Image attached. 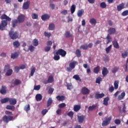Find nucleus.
I'll use <instances>...</instances> for the list:
<instances>
[{
	"mask_svg": "<svg viewBox=\"0 0 128 128\" xmlns=\"http://www.w3.org/2000/svg\"><path fill=\"white\" fill-rule=\"evenodd\" d=\"M34 48H36L32 46V45H30L28 46V50L30 52H32L34 50Z\"/></svg>",
	"mask_w": 128,
	"mask_h": 128,
	"instance_id": "obj_51",
	"label": "nucleus"
},
{
	"mask_svg": "<svg viewBox=\"0 0 128 128\" xmlns=\"http://www.w3.org/2000/svg\"><path fill=\"white\" fill-rule=\"evenodd\" d=\"M13 46L15 48H18L20 46V44L18 41H15L13 42Z\"/></svg>",
	"mask_w": 128,
	"mask_h": 128,
	"instance_id": "obj_24",
	"label": "nucleus"
},
{
	"mask_svg": "<svg viewBox=\"0 0 128 128\" xmlns=\"http://www.w3.org/2000/svg\"><path fill=\"white\" fill-rule=\"evenodd\" d=\"M84 12L83 10H78V14H77L78 16H79V18L82 16V14H84Z\"/></svg>",
	"mask_w": 128,
	"mask_h": 128,
	"instance_id": "obj_35",
	"label": "nucleus"
},
{
	"mask_svg": "<svg viewBox=\"0 0 128 128\" xmlns=\"http://www.w3.org/2000/svg\"><path fill=\"white\" fill-rule=\"evenodd\" d=\"M119 68L118 67H114V68H113V70H112V72L113 74H116V72H118L119 70Z\"/></svg>",
	"mask_w": 128,
	"mask_h": 128,
	"instance_id": "obj_56",
	"label": "nucleus"
},
{
	"mask_svg": "<svg viewBox=\"0 0 128 128\" xmlns=\"http://www.w3.org/2000/svg\"><path fill=\"white\" fill-rule=\"evenodd\" d=\"M0 92L2 94H6V86H2V88L0 89Z\"/></svg>",
	"mask_w": 128,
	"mask_h": 128,
	"instance_id": "obj_16",
	"label": "nucleus"
},
{
	"mask_svg": "<svg viewBox=\"0 0 128 128\" xmlns=\"http://www.w3.org/2000/svg\"><path fill=\"white\" fill-rule=\"evenodd\" d=\"M30 1H27L26 2H24L23 4L22 8L24 10H28V8L30 7Z\"/></svg>",
	"mask_w": 128,
	"mask_h": 128,
	"instance_id": "obj_11",
	"label": "nucleus"
},
{
	"mask_svg": "<svg viewBox=\"0 0 128 128\" xmlns=\"http://www.w3.org/2000/svg\"><path fill=\"white\" fill-rule=\"evenodd\" d=\"M52 104V99L51 98H48L47 102V106L48 108Z\"/></svg>",
	"mask_w": 128,
	"mask_h": 128,
	"instance_id": "obj_39",
	"label": "nucleus"
},
{
	"mask_svg": "<svg viewBox=\"0 0 128 128\" xmlns=\"http://www.w3.org/2000/svg\"><path fill=\"white\" fill-rule=\"evenodd\" d=\"M2 119L4 122H5L6 124H8V122L14 120V116H8L6 115H5L2 117Z\"/></svg>",
	"mask_w": 128,
	"mask_h": 128,
	"instance_id": "obj_3",
	"label": "nucleus"
},
{
	"mask_svg": "<svg viewBox=\"0 0 128 128\" xmlns=\"http://www.w3.org/2000/svg\"><path fill=\"white\" fill-rule=\"evenodd\" d=\"M18 58V52L11 54V58L14 60V58Z\"/></svg>",
	"mask_w": 128,
	"mask_h": 128,
	"instance_id": "obj_29",
	"label": "nucleus"
},
{
	"mask_svg": "<svg viewBox=\"0 0 128 128\" xmlns=\"http://www.w3.org/2000/svg\"><path fill=\"white\" fill-rule=\"evenodd\" d=\"M18 24H22L24 22V14H20L18 18Z\"/></svg>",
	"mask_w": 128,
	"mask_h": 128,
	"instance_id": "obj_8",
	"label": "nucleus"
},
{
	"mask_svg": "<svg viewBox=\"0 0 128 128\" xmlns=\"http://www.w3.org/2000/svg\"><path fill=\"white\" fill-rule=\"evenodd\" d=\"M22 84V81L18 79H16L14 82V84H15V86H18V84Z\"/></svg>",
	"mask_w": 128,
	"mask_h": 128,
	"instance_id": "obj_44",
	"label": "nucleus"
},
{
	"mask_svg": "<svg viewBox=\"0 0 128 128\" xmlns=\"http://www.w3.org/2000/svg\"><path fill=\"white\" fill-rule=\"evenodd\" d=\"M42 99V96L40 94H37L36 96V100L37 102H40V100Z\"/></svg>",
	"mask_w": 128,
	"mask_h": 128,
	"instance_id": "obj_26",
	"label": "nucleus"
},
{
	"mask_svg": "<svg viewBox=\"0 0 128 128\" xmlns=\"http://www.w3.org/2000/svg\"><path fill=\"white\" fill-rule=\"evenodd\" d=\"M124 3L122 2L117 6V10H118V12H120V10H124Z\"/></svg>",
	"mask_w": 128,
	"mask_h": 128,
	"instance_id": "obj_13",
	"label": "nucleus"
},
{
	"mask_svg": "<svg viewBox=\"0 0 128 128\" xmlns=\"http://www.w3.org/2000/svg\"><path fill=\"white\" fill-rule=\"evenodd\" d=\"M4 71V72H6L7 76H10L11 74H12V70L10 69L9 64L5 65Z\"/></svg>",
	"mask_w": 128,
	"mask_h": 128,
	"instance_id": "obj_2",
	"label": "nucleus"
},
{
	"mask_svg": "<svg viewBox=\"0 0 128 128\" xmlns=\"http://www.w3.org/2000/svg\"><path fill=\"white\" fill-rule=\"evenodd\" d=\"M77 62H78L76 61H73L72 62H70L69 64V67L66 68L67 72H70L76 68V64Z\"/></svg>",
	"mask_w": 128,
	"mask_h": 128,
	"instance_id": "obj_5",
	"label": "nucleus"
},
{
	"mask_svg": "<svg viewBox=\"0 0 128 128\" xmlns=\"http://www.w3.org/2000/svg\"><path fill=\"white\" fill-rule=\"evenodd\" d=\"M74 112H78L80 110V105H75L74 107Z\"/></svg>",
	"mask_w": 128,
	"mask_h": 128,
	"instance_id": "obj_33",
	"label": "nucleus"
},
{
	"mask_svg": "<svg viewBox=\"0 0 128 128\" xmlns=\"http://www.w3.org/2000/svg\"><path fill=\"white\" fill-rule=\"evenodd\" d=\"M96 106H98V105H94V104H93L92 106H90L88 108V112L94 110H96Z\"/></svg>",
	"mask_w": 128,
	"mask_h": 128,
	"instance_id": "obj_22",
	"label": "nucleus"
},
{
	"mask_svg": "<svg viewBox=\"0 0 128 128\" xmlns=\"http://www.w3.org/2000/svg\"><path fill=\"white\" fill-rule=\"evenodd\" d=\"M54 88H49L48 90V94H52V92H54Z\"/></svg>",
	"mask_w": 128,
	"mask_h": 128,
	"instance_id": "obj_63",
	"label": "nucleus"
},
{
	"mask_svg": "<svg viewBox=\"0 0 128 128\" xmlns=\"http://www.w3.org/2000/svg\"><path fill=\"white\" fill-rule=\"evenodd\" d=\"M66 88L67 90H72L74 88V86H72V83H67Z\"/></svg>",
	"mask_w": 128,
	"mask_h": 128,
	"instance_id": "obj_30",
	"label": "nucleus"
},
{
	"mask_svg": "<svg viewBox=\"0 0 128 128\" xmlns=\"http://www.w3.org/2000/svg\"><path fill=\"white\" fill-rule=\"evenodd\" d=\"M73 78H74L76 80H78L79 82H82V79L80 77V76L78 74H75L73 76Z\"/></svg>",
	"mask_w": 128,
	"mask_h": 128,
	"instance_id": "obj_36",
	"label": "nucleus"
},
{
	"mask_svg": "<svg viewBox=\"0 0 128 128\" xmlns=\"http://www.w3.org/2000/svg\"><path fill=\"white\" fill-rule=\"evenodd\" d=\"M102 78L98 76L96 79V84H100V82H102Z\"/></svg>",
	"mask_w": 128,
	"mask_h": 128,
	"instance_id": "obj_50",
	"label": "nucleus"
},
{
	"mask_svg": "<svg viewBox=\"0 0 128 128\" xmlns=\"http://www.w3.org/2000/svg\"><path fill=\"white\" fill-rule=\"evenodd\" d=\"M30 110V104H28L27 106H26L24 108V110H26V112H28V110Z\"/></svg>",
	"mask_w": 128,
	"mask_h": 128,
	"instance_id": "obj_54",
	"label": "nucleus"
},
{
	"mask_svg": "<svg viewBox=\"0 0 128 128\" xmlns=\"http://www.w3.org/2000/svg\"><path fill=\"white\" fill-rule=\"evenodd\" d=\"M56 98L58 100L59 102H62V100H64L65 97L64 96H58L56 97Z\"/></svg>",
	"mask_w": 128,
	"mask_h": 128,
	"instance_id": "obj_25",
	"label": "nucleus"
},
{
	"mask_svg": "<svg viewBox=\"0 0 128 128\" xmlns=\"http://www.w3.org/2000/svg\"><path fill=\"white\" fill-rule=\"evenodd\" d=\"M50 46H47L44 48V51L46 52H50Z\"/></svg>",
	"mask_w": 128,
	"mask_h": 128,
	"instance_id": "obj_60",
	"label": "nucleus"
},
{
	"mask_svg": "<svg viewBox=\"0 0 128 128\" xmlns=\"http://www.w3.org/2000/svg\"><path fill=\"white\" fill-rule=\"evenodd\" d=\"M112 50V45H110L109 46H108L107 48H106V54H108L110 52V51Z\"/></svg>",
	"mask_w": 128,
	"mask_h": 128,
	"instance_id": "obj_58",
	"label": "nucleus"
},
{
	"mask_svg": "<svg viewBox=\"0 0 128 128\" xmlns=\"http://www.w3.org/2000/svg\"><path fill=\"white\" fill-rule=\"evenodd\" d=\"M6 110H12V112H14L16 110V107L14 106L8 105L6 106Z\"/></svg>",
	"mask_w": 128,
	"mask_h": 128,
	"instance_id": "obj_23",
	"label": "nucleus"
},
{
	"mask_svg": "<svg viewBox=\"0 0 128 128\" xmlns=\"http://www.w3.org/2000/svg\"><path fill=\"white\" fill-rule=\"evenodd\" d=\"M104 96V94L102 93V94H98L96 93L95 94V98L96 100H100V98H102Z\"/></svg>",
	"mask_w": 128,
	"mask_h": 128,
	"instance_id": "obj_14",
	"label": "nucleus"
},
{
	"mask_svg": "<svg viewBox=\"0 0 128 128\" xmlns=\"http://www.w3.org/2000/svg\"><path fill=\"white\" fill-rule=\"evenodd\" d=\"M112 44L115 48H120V45H118V42L117 41H113Z\"/></svg>",
	"mask_w": 128,
	"mask_h": 128,
	"instance_id": "obj_27",
	"label": "nucleus"
},
{
	"mask_svg": "<svg viewBox=\"0 0 128 128\" xmlns=\"http://www.w3.org/2000/svg\"><path fill=\"white\" fill-rule=\"evenodd\" d=\"M2 20L1 24H0V30H4L6 29V27L8 26V22H10L12 18L6 16V14H3L0 17Z\"/></svg>",
	"mask_w": 128,
	"mask_h": 128,
	"instance_id": "obj_1",
	"label": "nucleus"
},
{
	"mask_svg": "<svg viewBox=\"0 0 128 128\" xmlns=\"http://www.w3.org/2000/svg\"><path fill=\"white\" fill-rule=\"evenodd\" d=\"M88 44H84L83 45H82L80 47V50H88Z\"/></svg>",
	"mask_w": 128,
	"mask_h": 128,
	"instance_id": "obj_41",
	"label": "nucleus"
},
{
	"mask_svg": "<svg viewBox=\"0 0 128 128\" xmlns=\"http://www.w3.org/2000/svg\"><path fill=\"white\" fill-rule=\"evenodd\" d=\"M100 8H106V2H101L100 4Z\"/></svg>",
	"mask_w": 128,
	"mask_h": 128,
	"instance_id": "obj_47",
	"label": "nucleus"
},
{
	"mask_svg": "<svg viewBox=\"0 0 128 128\" xmlns=\"http://www.w3.org/2000/svg\"><path fill=\"white\" fill-rule=\"evenodd\" d=\"M9 36L12 40H16L18 38V32H14L12 30L9 32Z\"/></svg>",
	"mask_w": 128,
	"mask_h": 128,
	"instance_id": "obj_4",
	"label": "nucleus"
},
{
	"mask_svg": "<svg viewBox=\"0 0 128 128\" xmlns=\"http://www.w3.org/2000/svg\"><path fill=\"white\" fill-rule=\"evenodd\" d=\"M53 54H54V60H60V56L57 52H54Z\"/></svg>",
	"mask_w": 128,
	"mask_h": 128,
	"instance_id": "obj_12",
	"label": "nucleus"
},
{
	"mask_svg": "<svg viewBox=\"0 0 128 128\" xmlns=\"http://www.w3.org/2000/svg\"><path fill=\"white\" fill-rule=\"evenodd\" d=\"M76 55L78 58H80V56H82V54L80 53V50L78 49L76 50Z\"/></svg>",
	"mask_w": 128,
	"mask_h": 128,
	"instance_id": "obj_48",
	"label": "nucleus"
},
{
	"mask_svg": "<svg viewBox=\"0 0 128 128\" xmlns=\"http://www.w3.org/2000/svg\"><path fill=\"white\" fill-rule=\"evenodd\" d=\"M82 94H90V90H88V88L86 87H84L82 88Z\"/></svg>",
	"mask_w": 128,
	"mask_h": 128,
	"instance_id": "obj_9",
	"label": "nucleus"
},
{
	"mask_svg": "<svg viewBox=\"0 0 128 128\" xmlns=\"http://www.w3.org/2000/svg\"><path fill=\"white\" fill-rule=\"evenodd\" d=\"M54 23H52L49 24L48 28L49 30H54Z\"/></svg>",
	"mask_w": 128,
	"mask_h": 128,
	"instance_id": "obj_37",
	"label": "nucleus"
},
{
	"mask_svg": "<svg viewBox=\"0 0 128 128\" xmlns=\"http://www.w3.org/2000/svg\"><path fill=\"white\" fill-rule=\"evenodd\" d=\"M114 88L115 90H118V81H115L114 82Z\"/></svg>",
	"mask_w": 128,
	"mask_h": 128,
	"instance_id": "obj_49",
	"label": "nucleus"
},
{
	"mask_svg": "<svg viewBox=\"0 0 128 128\" xmlns=\"http://www.w3.org/2000/svg\"><path fill=\"white\" fill-rule=\"evenodd\" d=\"M50 16L48 14H44L42 16L41 18L42 20H50Z\"/></svg>",
	"mask_w": 128,
	"mask_h": 128,
	"instance_id": "obj_17",
	"label": "nucleus"
},
{
	"mask_svg": "<svg viewBox=\"0 0 128 128\" xmlns=\"http://www.w3.org/2000/svg\"><path fill=\"white\" fill-rule=\"evenodd\" d=\"M46 112H48V110L46 109H44L42 111V116H44Z\"/></svg>",
	"mask_w": 128,
	"mask_h": 128,
	"instance_id": "obj_64",
	"label": "nucleus"
},
{
	"mask_svg": "<svg viewBox=\"0 0 128 128\" xmlns=\"http://www.w3.org/2000/svg\"><path fill=\"white\" fill-rule=\"evenodd\" d=\"M18 21L16 20H12V28H16L18 26Z\"/></svg>",
	"mask_w": 128,
	"mask_h": 128,
	"instance_id": "obj_19",
	"label": "nucleus"
},
{
	"mask_svg": "<svg viewBox=\"0 0 128 128\" xmlns=\"http://www.w3.org/2000/svg\"><path fill=\"white\" fill-rule=\"evenodd\" d=\"M66 106V104L61 103L58 105V108H64Z\"/></svg>",
	"mask_w": 128,
	"mask_h": 128,
	"instance_id": "obj_57",
	"label": "nucleus"
},
{
	"mask_svg": "<svg viewBox=\"0 0 128 128\" xmlns=\"http://www.w3.org/2000/svg\"><path fill=\"white\" fill-rule=\"evenodd\" d=\"M20 67L18 66H16L14 67V71L15 72H20Z\"/></svg>",
	"mask_w": 128,
	"mask_h": 128,
	"instance_id": "obj_59",
	"label": "nucleus"
},
{
	"mask_svg": "<svg viewBox=\"0 0 128 128\" xmlns=\"http://www.w3.org/2000/svg\"><path fill=\"white\" fill-rule=\"evenodd\" d=\"M64 36L65 38H70V36H72V34H70V32L66 31L64 34Z\"/></svg>",
	"mask_w": 128,
	"mask_h": 128,
	"instance_id": "obj_46",
	"label": "nucleus"
},
{
	"mask_svg": "<svg viewBox=\"0 0 128 128\" xmlns=\"http://www.w3.org/2000/svg\"><path fill=\"white\" fill-rule=\"evenodd\" d=\"M107 40H106V44H110V42H112V38H110V35H108L106 38Z\"/></svg>",
	"mask_w": 128,
	"mask_h": 128,
	"instance_id": "obj_45",
	"label": "nucleus"
},
{
	"mask_svg": "<svg viewBox=\"0 0 128 128\" xmlns=\"http://www.w3.org/2000/svg\"><path fill=\"white\" fill-rule=\"evenodd\" d=\"M90 22L92 26H96V20L94 18H91L90 20Z\"/></svg>",
	"mask_w": 128,
	"mask_h": 128,
	"instance_id": "obj_31",
	"label": "nucleus"
},
{
	"mask_svg": "<svg viewBox=\"0 0 128 128\" xmlns=\"http://www.w3.org/2000/svg\"><path fill=\"white\" fill-rule=\"evenodd\" d=\"M110 120H112V116H110L104 120L102 122V126H108L109 124L110 123Z\"/></svg>",
	"mask_w": 128,
	"mask_h": 128,
	"instance_id": "obj_7",
	"label": "nucleus"
},
{
	"mask_svg": "<svg viewBox=\"0 0 128 128\" xmlns=\"http://www.w3.org/2000/svg\"><path fill=\"white\" fill-rule=\"evenodd\" d=\"M32 44L34 46H38V41L36 39H34L32 42Z\"/></svg>",
	"mask_w": 128,
	"mask_h": 128,
	"instance_id": "obj_40",
	"label": "nucleus"
},
{
	"mask_svg": "<svg viewBox=\"0 0 128 128\" xmlns=\"http://www.w3.org/2000/svg\"><path fill=\"white\" fill-rule=\"evenodd\" d=\"M108 32L110 34H116V28H110L108 30Z\"/></svg>",
	"mask_w": 128,
	"mask_h": 128,
	"instance_id": "obj_28",
	"label": "nucleus"
},
{
	"mask_svg": "<svg viewBox=\"0 0 128 128\" xmlns=\"http://www.w3.org/2000/svg\"><path fill=\"white\" fill-rule=\"evenodd\" d=\"M86 118V116H78V120L79 122L82 123L84 122V119Z\"/></svg>",
	"mask_w": 128,
	"mask_h": 128,
	"instance_id": "obj_15",
	"label": "nucleus"
},
{
	"mask_svg": "<svg viewBox=\"0 0 128 128\" xmlns=\"http://www.w3.org/2000/svg\"><path fill=\"white\" fill-rule=\"evenodd\" d=\"M108 100H110V98H108V96H107L106 98H104L103 101V104L106 106H108Z\"/></svg>",
	"mask_w": 128,
	"mask_h": 128,
	"instance_id": "obj_20",
	"label": "nucleus"
},
{
	"mask_svg": "<svg viewBox=\"0 0 128 128\" xmlns=\"http://www.w3.org/2000/svg\"><path fill=\"white\" fill-rule=\"evenodd\" d=\"M122 16H128V10H126L124 12H123L122 13Z\"/></svg>",
	"mask_w": 128,
	"mask_h": 128,
	"instance_id": "obj_53",
	"label": "nucleus"
},
{
	"mask_svg": "<svg viewBox=\"0 0 128 128\" xmlns=\"http://www.w3.org/2000/svg\"><path fill=\"white\" fill-rule=\"evenodd\" d=\"M48 81L50 84H52L54 82V77L52 76H49L48 78Z\"/></svg>",
	"mask_w": 128,
	"mask_h": 128,
	"instance_id": "obj_52",
	"label": "nucleus"
},
{
	"mask_svg": "<svg viewBox=\"0 0 128 128\" xmlns=\"http://www.w3.org/2000/svg\"><path fill=\"white\" fill-rule=\"evenodd\" d=\"M100 66H97L96 67L94 68V74H98L100 72Z\"/></svg>",
	"mask_w": 128,
	"mask_h": 128,
	"instance_id": "obj_42",
	"label": "nucleus"
},
{
	"mask_svg": "<svg viewBox=\"0 0 128 128\" xmlns=\"http://www.w3.org/2000/svg\"><path fill=\"white\" fill-rule=\"evenodd\" d=\"M56 52L59 56H61L62 58H64L66 56V51L62 48L58 49Z\"/></svg>",
	"mask_w": 128,
	"mask_h": 128,
	"instance_id": "obj_6",
	"label": "nucleus"
},
{
	"mask_svg": "<svg viewBox=\"0 0 128 128\" xmlns=\"http://www.w3.org/2000/svg\"><path fill=\"white\" fill-rule=\"evenodd\" d=\"M32 20H38V15L36 13H33L32 14Z\"/></svg>",
	"mask_w": 128,
	"mask_h": 128,
	"instance_id": "obj_38",
	"label": "nucleus"
},
{
	"mask_svg": "<svg viewBox=\"0 0 128 128\" xmlns=\"http://www.w3.org/2000/svg\"><path fill=\"white\" fill-rule=\"evenodd\" d=\"M71 14H74L76 12V5L72 4L70 8Z\"/></svg>",
	"mask_w": 128,
	"mask_h": 128,
	"instance_id": "obj_43",
	"label": "nucleus"
},
{
	"mask_svg": "<svg viewBox=\"0 0 128 128\" xmlns=\"http://www.w3.org/2000/svg\"><path fill=\"white\" fill-rule=\"evenodd\" d=\"M8 102L11 106H16V99L14 98H9Z\"/></svg>",
	"mask_w": 128,
	"mask_h": 128,
	"instance_id": "obj_10",
	"label": "nucleus"
},
{
	"mask_svg": "<svg viewBox=\"0 0 128 128\" xmlns=\"http://www.w3.org/2000/svg\"><path fill=\"white\" fill-rule=\"evenodd\" d=\"M114 122L116 124H120V120H118V119H116L114 120Z\"/></svg>",
	"mask_w": 128,
	"mask_h": 128,
	"instance_id": "obj_62",
	"label": "nucleus"
},
{
	"mask_svg": "<svg viewBox=\"0 0 128 128\" xmlns=\"http://www.w3.org/2000/svg\"><path fill=\"white\" fill-rule=\"evenodd\" d=\"M10 98H6L1 100L2 104H6V102H9Z\"/></svg>",
	"mask_w": 128,
	"mask_h": 128,
	"instance_id": "obj_32",
	"label": "nucleus"
},
{
	"mask_svg": "<svg viewBox=\"0 0 128 128\" xmlns=\"http://www.w3.org/2000/svg\"><path fill=\"white\" fill-rule=\"evenodd\" d=\"M68 116L70 118H73L74 116V112L70 111L68 114Z\"/></svg>",
	"mask_w": 128,
	"mask_h": 128,
	"instance_id": "obj_61",
	"label": "nucleus"
},
{
	"mask_svg": "<svg viewBox=\"0 0 128 128\" xmlns=\"http://www.w3.org/2000/svg\"><path fill=\"white\" fill-rule=\"evenodd\" d=\"M124 96H126V92H122L118 96V100H124Z\"/></svg>",
	"mask_w": 128,
	"mask_h": 128,
	"instance_id": "obj_21",
	"label": "nucleus"
},
{
	"mask_svg": "<svg viewBox=\"0 0 128 128\" xmlns=\"http://www.w3.org/2000/svg\"><path fill=\"white\" fill-rule=\"evenodd\" d=\"M34 72H36V67L32 66L30 70V76H34Z\"/></svg>",
	"mask_w": 128,
	"mask_h": 128,
	"instance_id": "obj_34",
	"label": "nucleus"
},
{
	"mask_svg": "<svg viewBox=\"0 0 128 128\" xmlns=\"http://www.w3.org/2000/svg\"><path fill=\"white\" fill-rule=\"evenodd\" d=\"M108 74V68H106V67H104L102 70V74L103 75V76H106Z\"/></svg>",
	"mask_w": 128,
	"mask_h": 128,
	"instance_id": "obj_18",
	"label": "nucleus"
},
{
	"mask_svg": "<svg viewBox=\"0 0 128 128\" xmlns=\"http://www.w3.org/2000/svg\"><path fill=\"white\" fill-rule=\"evenodd\" d=\"M44 35L45 36H47V38H50V36H52V34H50V32H44Z\"/></svg>",
	"mask_w": 128,
	"mask_h": 128,
	"instance_id": "obj_55",
	"label": "nucleus"
}]
</instances>
